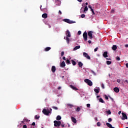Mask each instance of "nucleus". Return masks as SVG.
Listing matches in <instances>:
<instances>
[{"label":"nucleus","instance_id":"1","mask_svg":"<svg viewBox=\"0 0 128 128\" xmlns=\"http://www.w3.org/2000/svg\"><path fill=\"white\" fill-rule=\"evenodd\" d=\"M66 36L64 37V40H66L67 44H70V38H70V32L68 30H66Z\"/></svg>","mask_w":128,"mask_h":128},{"label":"nucleus","instance_id":"2","mask_svg":"<svg viewBox=\"0 0 128 128\" xmlns=\"http://www.w3.org/2000/svg\"><path fill=\"white\" fill-rule=\"evenodd\" d=\"M54 126H56V128L60 127V124H62V122L60 121L54 120Z\"/></svg>","mask_w":128,"mask_h":128},{"label":"nucleus","instance_id":"3","mask_svg":"<svg viewBox=\"0 0 128 128\" xmlns=\"http://www.w3.org/2000/svg\"><path fill=\"white\" fill-rule=\"evenodd\" d=\"M84 82H86L88 86H92V82L90 79L86 78L84 80Z\"/></svg>","mask_w":128,"mask_h":128},{"label":"nucleus","instance_id":"4","mask_svg":"<svg viewBox=\"0 0 128 128\" xmlns=\"http://www.w3.org/2000/svg\"><path fill=\"white\" fill-rule=\"evenodd\" d=\"M42 112L44 114H45V116H48V114H50V110H48V109L46 110V109H44L42 110Z\"/></svg>","mask_w":128,"mask_h":128},{"label":"nucleus","instance_id":"5","mask_svg":"<svg viewBox=\"0 0 128 128\" xmlns=\"http://www.w3.org/2000/svg\"><path fill=\"white\" fill-rule=\"evenodd\" d=\"M63 22H67V24H74V22H76L74 21L70 20V19H64Z\"/></svg>","mask_w":128,"mask_h":128},{"label":"nucleus","instance_id":"6","mask_svg":"<svg viewBox=\"0 0 128 128\" xmlns=\"http://www.w3.org/2000/svg\"><path fill=\"white\" fill-rule=\"evenodd\" d=\"M94 32H92V31H89L88 32V38H90V40H92V34Z\"/></svg>","mask_w":128,"mask_h":128},{"label":"nucleus","instance_id":"7","mask_svg":"<svg viewBox=\"0 0 128 128\" xmlns=\"http://www.w3.org/2000/svg\"><path fill=\"white\" fill-rule=\"evenodd\" d=\"M83 38L85 42H86V40H88V33L86 32H85L83 34Z\"/></svg>","mask_w":128,"mask_h":128},{"label":"nucleus","instance_id":"8","mask_svg":"<svg viewBox=\"0 0 128 128\" xmlns=\"http://www.w3.org/2000/svg\"><path fill=\"white\" fill-rule=\"evenodd\" d=\"M122 120H128V116L124 112L122 113Z\"/></svg>","mask_w":128,"mask_h":128},{"label":"nucleus","instance_id":"9","mask_svg":"<svg viewBox=\"0 0 128 128\" xmlns=\"http://www.w3.org/2000/svg\"><path fill=\"white\" fill-rule=\"evenodd\" d=\"M83 56L85 58H86L87 60H90V56H88V53L84 52L83 53Z\"/></svg>","mask_w":128,"mask_h":128},{"label":"nucleus","instance_id":"10","mask_svg":"<svg viewBox=\"0 0 128 128\" xmlns=\"http://www.w3.org/2000/svg\"><path fill=\"white\" fill-rule=\"evenodd\" d=\"M51 70L53 74H54L56 72V66H52Z\"/></svg>","mask_w":128,"mask_h":128},{"label":"nucleus","instance_id":"11","mask_svg":"<svg viewBox=\"0 0 128 128\" xmlns=\"http://www.w3.org/2000/svg\"><path fill=\"white\" fill-rule=\"evenodd\" d=\"M71 120L74 124H76V119L74 116L71 117Z\"/></svg>","mask_w":128,"mask_h":128},{"label":"nucleus","instance_id":"12","mask_svg":"<svg viewBox=\"0 0 128 128\" xmlns=\"http://www.w3.org/2000/svg\"><path fill=\"white\" fill-rule=\"evenodd\" d=\"M60 68H64V66H66V62H64V61H63L62 62L60 63Z\"/></svg>","mask_w":128,"mask_h":128},{"label":"nucleus","instance_id":"13","mask_svg":"<svg viewBox=\"0 0 128 128\" xmlns=\"http://www.w3.org/2000/svg\"><path fill=\"white\" fill-rule=\"evenodd\" d=\"M102 56H104V58H108V52L106 51L104 52V54H102Z\"/></svg>","mask_w":128,"mask_h":128},{"label":"nucleus","instance_id":"14","mask_svg":"<svg viewBox=\"0 0 128 128\" xmlns=\"http://www.w3.org/2000/svg\"><path fill=\"white\" fill-rule=\"evenodd\" d=\"M114 92H120V89L118 87L114 88Z\"/></svg>","mask_w":128,"mask_h":128},{"label":"nucleus","instance_id":"15","mask_svg":"<svg viewBox=\"0 0 128 128\" xmlns=\"http://www.w3.org/2000/svg\"><path fill=\"white\" fill-rule=\"evenodd\" d=\"M70 87L71 88H72L74 90H78V88H76V86L72 85H70Z\"/></svg>","mask_w":128,"mask_h":128},{"label":"nucleus","instance_id":"16","mask_svg":"<svg viewBox=\"0 0 128 128\" xmlns=\"http://www.w3.org/2000/svg\"><path fill=\"white\" fill-rule=\"evenodd\" d=\"M100 88L94 89V92H96V94H98V92H100Z\"/></svg>","mask_w":128,"mask_h":128},{"label":"nucleus","instance_id":"17","mask_svg":"<svg viewBox=\"0 0 128 128\" xmlns=\"http://www.w3.org/2000/svg\"><path fill=\"white\" fill-rule=\"evenodd\" d=\"M42 18H48V14H42Z\"/></svg>","mask_w":128,"mask_h":128},{"label":"nucleus","instance_id":"18","mask_svg":"<svg viewBox=\"0 0 128 128\" xmlns=\"http://www.w3.org/2000/svg\"><path fill=\"white\" fill-rule=\"evenodd\" d=\"M79 48H80V46H76L74 48L73 50H78Z\"/></svg>","mask_w":128,"mask_h":128},{"label":"nucleus","instance_id":"19","mask_svg":"<svg viewBox=\"0 0 128 128\" xmlns=\"http://www.w3.org/2000/svg\"><path fill=\"white\" fill-rule=\"evenodd\" d=\"M117 48H118V47L116 46V45H114L112 47V50H116Z\"/></svg>","mask_w":128,"mask_h":128},{"label":"nucleus","instance_id":"20","mask_svg":"<svg viewBox=\"0 0 128 128\" xmlns=\"http://www.w3.org/2000/svg\"><path fill=\"white\" fill-rule=\"evenodd\" d=\"M78 66H80V68H82L84 66V64H82L81 62H78Z\"/></svg>","mask_w":128,"mask_h":128},{"label":"nucleus","instance_id":"21","mask_svg":"<svg viewBox=\"0 0 128 128\" xmlns=\"http://www.w3.org/2000/svg\"><path fill=\"white\" fill-rule=\"evenodd\" d=\"M98 100H99L100 102H102V104H104V100H102V98H99Z\"/></svg>","mask_w":128,"mask_h":128},{"label":"nucleus","instance_id":"22","mask_svg":"<svg viewBox=\"0 0 128 128\" xmlns=\"http://www.w3.org/2000/svg\"><path fill=\"white\" fill-rule=\"evenodd\" d=\"M51 48L50 47H47L44 49L45 52H48V50H51Z\"/></svg>","mask_w":128,"mask_h":128},{"label":"nucleus","instance_id":"23","mask_svg":"<svg viewBox=\"0 0 128 128\" xmlns=\"http://www.w3.org/2000/svg\"><path fill=\"white\" fill-rule=\"evenodd\" d=\"M56 120H62V117L60 116H58L56 118Z\"/></svg>","mask_w":128,"mask_h":128},{"label":"nucleus","instance_id":"24","mask_svg":"<svg viewBox=\"0 0 128 128\" xmlns=\"http://www.w3.org/2000/svg\"><path fill=\"white\" fill-rule=\"evenodd\" d=\"M71 62L73 66H76V62L74 60H72Z\"/></svg>","mask_w":128,"mask_h":128},{"label":"nucleus","instance_id":"25","mask_svg":"<svg viewBox=\"0 0 128 128\" xmlns=\"http://www.w3.org/2000/svg\"><path fill=\"white\" fill-rule=\"evenodd\" d=\"M88 10V6H86L84 8V12H87Z\"/></svg>","mask_w":128,"mask_h":128},{"label":"nucleus","instance_id":"26","mask_svg":"<svg viewBox=\"0 0 128 128\" xmlns=\"http://www.w3.org/2000/svg\"><path fill=\"white\" fill-rule=\"evenodd\" d=\"M80 107H77L76 109V112H80Z\"/></svg>","mask_w":128,"mask_h":128},{"label":"nucleus","instance_id":"27","mask_svg":"<svg viewBox=\"0 0 128 128\" xmlns=\"http://www.w3.org/2000/svg\"><path fill=\"white\" fill-rule=\"evenodd\" d=\"M67 106H69V108H72V106H74V105H72V104H68Z\"/></svg>","mask_w":128,"mask_h":128},{"label":"nucleus","instance_id":"28","mask_svg":"<svg viewBox=\"0 0 128 128\" xmlns=\"http://www.w3.org/2000/svg\"><path fill=\"white\" fill-rule=\"evenodd\" d=\"M40 118V116H38V115H36V116H35V119H36V120H38V119Z\"/></svg>","mask_w":128,"mask_h":128},{"label":"nucleus","instance_id":"29","mask_svg":"<svg viewBox=\"0 0 128 128\" xmlns=\"http://www.w3.org/2000/svg\"><path fill=\"white\" fill-rule=\"evenodd\" d=\"M52 108H53L54 110H58V107H56V106H52Z\"/></svg>","mask_w":128,"mask_h":128},{"label":"nucleus","instance_id":"30","mask_svg":"<svg viewBox=\"0 0 128 128\" xmlns=\"http://www.w3.org/2000/svg\"><path fill=\"white\" fill-rule=\"evenodd\" d=\"M106 64L108 66H110V64H112V62L110 61H107L106 62Z\"/></svg>","mask_w":128,"mask_h":128},{"label":"nucleus","instance_id":"31","mask_svg":"<svg viewBox=\"0 0 128 128\" xmlns=\"http://www.w3.org/2000/svg\"><path fill=\"white\" fill-rule=\"evenodd\" d=\"M106 114H112V112H110V110H108L106 111Z\"/></svg>","mask_w":128,"mask_h":128},{"label":"nucleus","instance_id":"32","mask_svg":"<svg viewBox=\"0 0 128 128\" xmlns=\"http://www.w3.org/2000/svg\"><path fill=\"white\" fill-rule=\"evenodd\" d=\"M66 64H70V60H67L66 61Z\"/></svg>","mask_w":128,"mask_h":128},{"label":"nucleus","instance_id":"33","mask_svg":"<svg viewBox=\"0 0 128 128\" xmlns=\"http://www.w3.org/2000/svg\"><path fill=\"white\" fill-rule=\"evenodd\" d=\"M116 60H120V57L119 56H116Z\"/></svg>","mask_w":128,"mask_h":128},{"label":"nucleus","instance_id":"34","mask_svg":"<svg viewBox=\"0 0 128 128\" xmlns=\"http://www.w3.org/2000/svg\"><path fill=\"white\" fill-rule=\"evenodd\" d=\"M86 17V15L84 14H82V15H81V18H85Z\"/></svg>","mask_w":128,"mask_h":128},{"label":"nucleus","instance_id":"35","mask_svg":"<svg viewBox=\"0 0 128 128\" xmlns=\"http://www.w3.org/2000/svg\"><path fill=\"white\" fill-rule=\"evenodd\" d=\"M78 36L82 34V31L80 30L78 31Z\"/></svg>","mask_w":128,"mask_h":128},{"label":"nucleus","instance_id":"36","mask_svg":"<svg viewBox=\"0 0 128 128\" xmlns=\"http://www.w3.org/2000/svg\"><path fill=\"white\" fill-rule=\"evenodd\" d=\"M100 122H98L97 123H96V126H100Z\"/></svg>","mask_w":128,"mask_h":128},{"label":"nucleus","instance_id":"37","mask_svg":"<svg viewBox=\"0 0 128 128\" xmlns=\"http://www.w3.org/2000/svg\"><path fill=\"white\" fill-rule=\"evenodd\" d=\"M112 120V118H109L108 119V122H110Z\"/></svg>","mask_w":128,"mask_h":128},{"label":"nucleus","instance_id":"38","mask_svg":"<svg viewBox=\"0 0 128 128\" xmlns=\"http://www.w3.org/2000/svg\"><path fill=\"white\" fill-rule=\"evenodd\" d=\"M64 56V52H61V56Z\"/></svg>","mask_w":128,"mask_h":128},{"label":"nucleus","instance_id":"39","mask_svg":"<svg viewBox=\"0 0 128 128\" xmlns=\"http://www.w3.org/2000/svg\"><path fill=\"white\" fill-rule=\"evenodd\" d=\"M98 47H96V48H94V52H98Z\"/></svg>","mask_w":128,"mask_h":128},{"label":"nucleus","instance_id":"40","mask_svg":"<svg viewBox=\"0 0 128 128\" xmlns=\"http://www.w3.org/2000/svg\"><path fill=\"white\" fill-rule=\"evenodd\" d=\"M116 82L120 84V79H117Z\"/></svg>","mask_w":128,"mask_h":128},{"label":"nucleus","instance_id":"41","mask_svg":"<svg viewBox=\"0 0 128 128\" xmlns=\"http://www.w3.org/2000/svg\"><path fill=\"white\" fill-rule=\"evenodd\" d=\"M87 108H90V104H86Z\"/></svg>","mask_w":128,"mask_h":128},{"label":"nucleus","instance_id":"42","mask_svg":"<svg viewBox=\"0 0 128 128\" xmlns=\"http://www.w3.org/2000/svg\"><path fill=\"white\" fill-rule=\"evenodd\" d=\"M102 88L103 89L104 88V84H102Z\"/></svg>","mask_w":128,"mask_h":128},{"label":"nucleus","instance_id":"43","mask_svg":"<svg viewBox=\"0 0 128 128\" xmlns=\"http://www.w3.org/2000/svg\"><path fill=\"white\" fill-rule=\"evenodd\" d=\"M105 99L106 100H108V96L105 95Z\"/></svg>","mask_w":128,"mask_h":128},{"label":"nucleus","instance_id":"44","mask_svg":"<svg viewBox=\"0 0 128 128\" xmlns=\"http://www.w3.org/2000/svg\"><path fill=\"white\" fill-rule=\"evenodd\" d=\"M32 126H36V122H33L32 123Z\"/></svg>","mask_w":128,"mask_h":128},{"label":"nucleus","instance_id":"45","mask_svg":"<svg viewBox=\"0 0 128 128\" xmlns=\"http://www.w3.org/2000/svg\"><path fill=\"white\" fill-rule=\"evenodd\" d=\"M91 11L92 12L93 14H94V9H92Z\"/></svg>","mask_w":128,"mask_h":128},{"label":"nucleus","instance_id":"46","mask_svg":"<svg viewBox=\"0 0 128 128\" xmlns=\"http://www.w3.org/2000/svg\"><path fill=\"white\" fill-rule=\"evenodd\" d=\"M88 8H90L91 10H92V6L90 5L88 6Z\"/></svg>","mask_w":128,"mask_h":128},{"label":"nucleus","instance_id":"47","mask_svg":"<svg viewBox=\"0 0 128 128\" xmlns=\"http://www.w3.org/2000/svg\"><path fill=\"white\" fill-rule=\"evenodd\" d=\"M28 126H26V125H24L23 126V128H27Z\"/></svg>","mask_w":128,"mask_h":128},{"label":"nucleus","instance_id":"48","mask_svg":"<svg viewBox=\"0 0 128 128\" xmlns=\"http://www.w3.org/2000/svg\"><path fill=\"white\" fill-rule=\"evenodd\" d=\"M25 120V122H28V119H24Z\"/></svg>","mask_w":128,"mask_h":128},{"label":"nucleus","instance_id":"49","mask_svg":"<svg viewBox=\"0 0 128 128\" xmlns=\"http://www.w3.org/2000/svg\"><path fill=\"white\" fill-rule=\"evenodd\" d=\"M60 126H62V128H64V125L63 124H61Z\"/></svg>","mask_w":128,"mask_h":128},{"label":"nucleus","instance_id":"50","mask_svg":"<svg viewBox=\"0 0 128 128\" xmlns=\"http://www.w3.org/2000/svg\"><path fill=\"white\" fill-rule=\"evenodd\" d=\"M62 60H66V56H63Z\"/></svg>","mask_w":128,"mask_h":128},{"label":"nucleus","instance_id":"51","mask_svg":"<svg viewBox=\"0 0 128 128\" xmlns=\"http://www.w3.org/2000/svg\"><path fill=\"white\" fill-rule=\"evenodd\" d=\"M126 68H128V63H126Z\"/></svg>","mask_w":128,"mask_h":128},{"label":"nucleus","instance_id":"52","mask_svg":"<svg viewBox=\"0 0 128 128\" xmlns=\"http://www.w3.org/2000/svg\"><path fill=\"white\" fill-rule=\"evenodd\" d=\"M58 14H62V11H60V10H59Z\"/></svg>","mask_w":128,"mask_h":128},{"label":"nucleus","instance_id":"53","mask_svg":"<svg viewBox=\"0 0 128 128\" xmlns=\"http://www.w3.org/2000/svg\"><path fill=\"white\" fill-rule=\"evenodd\" d=\"M88 44H90L92 42V40H88Z\"/></svg>","mask_w":128,"mask_h":128},{"label":"nucleus","instance_id":"54","mask_svg":"<svg viewBox=\"0 0 128 128\" xmlns=\"http://www.w3.org/2000/svg\"><path fill=\"white\" fill-rule=\"evenodd\" d=\"M52 108H50V110H49V112H50V114H52Z\"/></svg>","mask_w":128,"mask_h":128},{"label":"nucleus","instance_id":"55","mask_svg":"<svg viewBox=\"0 0 128 128\" xmlns=\"http://www.w3.org/2000/svg\"><path fill=\"white\" fill-rule=\"evenodd\" d=\"M49 28H52V26L50 24H48Z\"/></svg>","mask_w":128,"mask_h":128},{"label":"nucleus","instance_id":"56","mask_svg":"<svg viewBox=\"0 0 128 128\" xmlns=\"http://www.w3.org/2000/svg\"><path fill=\"white\" fill-rule=\"evenodd\" d=\"M77 0L80 2H82V0Z\"/></svg>","mask_w":128,"mask_h":128},{"label":"nucleus","instance_id":"57","mask_svg":"<svg viewBox=\"0 0 128 128\" xmlns=\"http://www.w3.org/2000/svg\"><path fill=\"white\" fill-rule=\"evenodd\" d=\"M60 88H62V87L60 86H59L58 88V90H60Z\"/></svg>","mask_w":128,"mask_h":128},{"label":"nucleus","instance_id":"58","mask_svg":"<svg viewBox=\"0 0 128 128\" xmlns=\"http://www.w3.org/2000/svg\"><path fill=\"white\" fill-rule=\"evenodd\" d=\"M24 122H26V121H25V120L24 119V120H23L22 121V123L24 124Z\"/></svg>","mask_w":128,"mask_h":128},{"label":"nucleus","instance_id":"59","mask_svg":"<svg viewBox=\"0 0 128 128\" xmlns=\"http://www.w3.org/2000/svg\"><path fill=\"white\" fill-rule=\"evenodd\" d=\"M92 74H94V76H96V72H94L92 71Z\"/></svg>","mask_w":128,"mask_h":128},{"label":"nucleus","instance_id":"60","mask_svg":"<svg viewBox=\"0 0 128 128\" xmlns=\"http://www.w3.org/2000/svg\"><path fill=\"white\" fill-rule=\"evenodd\" d=\"M31 128H34V126H32V125H31Z\"/></svg>","mask_w":128,"mask_h":128},{"label":"nucleus","instance_id":"61","mask_svg":"<svg viewBox=\"0 0 128 128\" xmlns=\"http://www.w3.org/2000/svg\"><path fill=\"white\" fill-rule=\"evenodd\" d=\"M125 47H126V48H128V44H126V45H125Z\"/></svg>","mask_w":128,"mask_h":128},{"label":"nucleus","instance_id":"62","mask_svg":"<svg viewBox=\"0 0 128 128\" xmlns=\"http://www.w3.org/2000/svg\"><path fill=\"white\" fill-rule=\"evenodd\" d=\"M96 98H100V96H96Z\"/></svg>","mask_w":128,"mask_h":128},{"label":"nucleus","instance_id":"63","mask_svg":"<svg viewBox=\"0 0 128 128\" xmlns=\"http://www.w3.org/2000/svg\"><path fill=\"white\" fill-rule=\"evenodd\" d=\"M95 120H96V122H98V118H95Z\"/></svg>","mask_w":128,"mask_h":128},{"label":"nucleus","instance_id":"64","mask_svg":"<svg viewBox=\"0 0 128 128\" xmlns=\"http://www.w3.org/2000/svg\"><path fill=\"white\" fill-rule=\"evenodd\" d=\"M125 82H126L127 84H128V80H125Z\"/></svg>","mask_w":128,"mask_h":128}]
</instances>
